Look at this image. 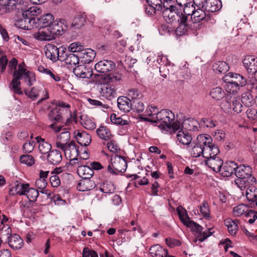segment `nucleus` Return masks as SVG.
<instances>
[{
    "label": "nucleus",
    "mask_w": 257,
    "mask_h": 257,
    "mask_svg": "<svg viewBox=\"0 0 257 257\" xmlns=\"http://www.w3.org/2000/svg\"><path fill=\"white\" fill-rule=\"evenodd\" d=\"M14 78L10 84V88L14 93L22 94L23 91L20 87V79H24L25 82L29 86H31L36 81L33 72L27 70L25 68L24 63L20 64L18 68L14 73Z\"/></svg>",
    "instance_id": "obj_1"
},
{
    "label": "nucleus",
    "mask_w": 257,
    "mask_h": 257,
    "mask_svg": "<svg viewBox=\"0 0 257 257\" xmlns=\"http://www.w3.org/2000/svg\"><path fill=\"white\" fill-rule=\"evenodd\" d=\"M235 175L237 179L235 184L241 190L244 189L248 184H255V178L251 175V168L248 166L237 165Z\"/></svg>",
    "instance_id": "obj_2"
},
{
    "label": "nucleus",
    "mask_w": 257,
    "mask_h": 257,
    "mask_svg": "<svg viewBox=\"0 0 257 257\" xmlns=\"http://www.w3.org/2000/svg\"><path fill=\"white\" fill-rule=\"evenodd\" d=\"M127 164L125 157L112 154L110 158V164L107 166V171L113 175L118 173H124L127 168Z\"/></svg>",
    "instance_id": "obj_3"
},
{
    "label": "nucleus",
    "mask_w": 257,
    "mask_h": 257,
    "mask_svg": "<svg viewBox=\"0 0 257 257\" xmlns=\"http://www.w3.org/2000/svg\"><path fill=\"white\" fill-rule=\"evenodd\" d=\"M157 123L162 132H168L170 123L175 119L174 114L169 109H162L155 116Z\"/></svg>",
    "instance_id": "obj_4"
},
{
    "label": "nucleus",
    "mask_w": 257,
    "mask_h": 257,
    "mask_svg": "<svg viewBox=\"0 0 257 257\" xmlns=\"http://www.w3.org/2000/svg\"><path fill=\"white\" fill-rule=\"evenodd\" d=\"M163 11L162 15L164 20L168 23H172L176 21L178 17V13L175 3L172 0L162 2Z\"/></svg>",
    "instance_id": "obj_5"
},
{
    "label": "nucleus",
    "mask_w": 257,
    "mask_h": 257,
    "mask_svg": "<svg viewBox=\"0 0 257 257\" xmlns=\"http://www.w3.org/2000/svg\"><path fill=\"white\" fill-rule=\"evenodd\" d=\"M57 148L64 152L66 157L70 159L72 164H78V162L76 161L78 160L77 157L79 155V147L74 141H71L66 144L58 143Z\"/></svg>",
    "instance_id": "obj_6"
},
{
    "label": "nucleus",
    "mask_w": 257,
    "mask_h": 257,
    "mask_svg": "<svg viewBox=\"0 0 257 257\" xmlns=\"http://www.w3.org/2000/svg\"><path fill=\"white\" fill-rule=\"evenodd\" d=\"M25 94L33 100L36 99L38 97L41 98L38 101V104L43 100L49 98V92L48 90L43 85L33 87L30 90H24Z\"/></svg>",
    "instance_id": "obj_7"
},
{
    "label": "nucleus",
    "mask_w": 257,
    "mask_h": 257,
    "mask_svg": "<svg viewBox=\"0 0 257 257\" xmlns=\"http://www.w3.org/2000/svg\"><path fill=\"white\" fill-rule=\"evenodd\" d=\"M58 26L57 25H55L53 30L50 27L40 28L38 32H35L33 34V37L39 41H50L54 38V35L57 34V32H59L57 29Z\"/></svg>",
    "instance_id": "obj_8"
},
{
    "label": "nucleus",
    "mask_w": 257,
    "mask_h": 257,
    "mask_svg": "<svg viewBox=\"0 0 257 257\" xmlns=\"http://www.w3.org/2000/svg\"><path fill=\"white\" fill-rule=\"evenodd\" d=\"M177 212L180 220L185 225L191 229L196 228L198 231L201 229V226L199 224L190 219L187 211L184 208L179 206L177 208Z\"/></svg>",
    "instance_id": "obj_9"
},
{
    "label": "nucleus",
    "mask_w": 257,
    "mask_h": 257,
    "mask_svg": "<svg viewBox=\"0 0 257 257\" xmlns=\"http://www.w3.org/2000/svg\"><path fill=\"white\" fill-rule=\"evenodd\" d=\"M62 47H64L61 46L58 48L53 44L46 45L44 48L46 57L53 62H56L57 60L60 61V58L63 53L61 50Z\"/></svg>",
    "instance_id": "obj_10"
},
{
    "label": "nucleus",
    "mask_w": 257,
    "mask_h": 257,
    "mask_svg": "<svg viewBox=\"0 0 257 257\" xmlns=\"http://www.w3.org/2000/svg\"><path fill=\"white\" fill-rule=\"evenodd\" d=\"M62 55L60 58V61L64 62L66 65L71 67L75 66L79 63L80 57L79 53L77 54L71 52H68L65 47H62Z\"/></svg>",
    "instance_id": "obj_11"
},
{
    "label": "nucleus",
    "mask_w": 257,
    "mask_h": 257,
    "mask_svg": "<svg viewBox=\"0 0 257 257\" xmlns=\"http://www.w3.org/2000/svg\"><path fill=\"white\" fill-rule=\"evenodd\" d=\"M147 4L145 5V13L149 16H152L157 12L163 10L162 2L161 0H146Z\"/></svg>",
    "instance_id": "obj_12"
},
{
    "label": "nucleus",
    "mask_w": 257,
    "mask_h": 257,
    "mask_svg": "<svg viewBox=\"0 0 257 257\" xmlns=\"http://www.w3.org/2000/svg\"><path fill=\"white\" fill-rule=\"evenodd\" d=\"M100 92L103 97L108 100L116 97L115 87L109 83L101 84Z\"/></svg>",
    "instance_id": "obj_13"
},
{
    "label": "nucleus",
    "mask_w": 257,
    "mask_h": 257,
    "mask_svg": "<svg viewBox=\"0 0 257 257\" xmlns=\"http://www.w3.org/2000/svg\"><path fill=\"white\" fill-rule=\"evenodd\" d=\"M15 25L17 27L22 29L31 30L36 27V21L35 19L22 16V18L15 21Z\"/></svg>",
    "instance_id": "obj_14"
},
{
    "label": "nucleus",
    "mask_w": 257,
    "mask_h": 257,
    "mask_svg": "<svg viewBox=\"0 0 257 257\" xmlns=\"http://www.w3.org/2000/svg\"><path fill=\"white\" fill-rule=\"evenodd\" d=\"M242 62L248 73L253 74L257 71V58L254 56H246Z\"/></svg>",
    "instance_id": "obj_15"
},
{
    "label": "nucleus",
    "mask_w": 257,
    "mask_h": 257,
    "mask_svg": "<svg viewBox=\"0 0 257 257\" xmlns=\"http://www.w3.org/2000/svg\"><path fill=\"white\" fill-rule=\"evenodd\" d=\"M115 67V64L111 60H103L95 65V69L100 73H106L112 71Z\"/></svg>",
    "instance_id": "obj_16"
},
{
    "label": "nucleus",
    "mask_w": 257,
    "mask_h": 257,
    "mask_svg": "<svg viewBox=\"0 0 257 257\" xmlns=\"http://www.w3.org/2000/svg\"><path fill=\"white\" fill-rule=\"evenodd\" d=\"M74 136L75 140L81 146H87L91 142V137L85 131L75 130L74 132Z\"/></svg>",
    "instance_id": "obj_17"
},
{
    "label": "nucleus",
    "mask_w": 257,
    "mask_h": 257,
    "mask_svg": "<svg viewBox=\"0 0 257 257\" xmlns=\"http://www.w3.org/2000/svg\"><path fill=\"white\" fill-rule=\"evenodd\" d=\"M223 164L222 160L218 155L211 157L205 160V164L216 172L221 171Z\"/></svg>",
    "instance_id": "obj_18"
},
{
    "label": "nucleus",
    "mask_w": 257,
    "mask_h": 257,
    "mask_svg": "<svg viewBox=\"0 0 257 257\" xmlns=\"http://www.w3.org/2000/svg\"><path fill=\"white\" fill-rule=\"evenodd\" d=\"M191 19L194 23H197L202 21H209L211 19V17L209 14L204 9L198 8L197 9H195L193 13V16L191 17Z\"/></svg>",
    "instance_id": "obj_19"
},
{
    "label": "nucleus",
    "mask_w": 257,
    "mask_h": 257,
    "mask_svg": "<svg viewBox=\"0 0 257 257\" xmlns=\"http://www.w3.org/2000/svg\"><path fill=\"white\" fill-rule=\"evenodd\" d=\"M73 73L77 77L81 78H89L92 72L89 67L84 65H80L73 69Z\"/></svg>",
    "instance_id": "obj_20"
},
{
    "label": "nucleus",
    "mask_w": 257,
    "mask_h": 257,
    "mask_svg": "<svg viewBox=\"0 0 257 257\" xmlns=\"http://www.w3.org/2000/svg\"><path fill=\"white\" fill-rule=\"evenodd\" d=\"M117 106L119 109L123 112H128L132 107L130 99L126 96H119L117 100Z\"/></svg>",
    "instance_id": "obj_21"
},
{
    "label": "nucleus",
    "mask_w": 257,
    "mask_h": 257,
    "mask_svg": "<svg viewBox=\"0 0 257 257\" xmlns=\"http://www.w3.org/2000/svg\"><path fill=\"white\" fill-rule=\"evenodd\" d=\"M9 246L13 249L17 250L21 249L23 246V240L17 234H13L6 241Z\"/></svg>",
    "instance_id": "obj_22"
},
{
    "label": "nucleus",
    "mask_w": 257,
    "mask_h": 257,
    "mask_svg": "<svg viewBox=\"0 0 257 257\" xmlns=\"http://www.w3.org/2000/svg\"><path fill=\"white\" fill-rule=\"evenodd\" d=\"M182 127L184 131L196 132L200 128L199 122L193 118H188L184 120L182 123Z\"/></svg>",
    "instance_id": "obj_23"
},
{
    "label": "nucleus",
    "mask_w": 257,
    "mask_h": 257,
    "mask_svg": "<svg viewBox=\"0 0 257 257\" xmlns=\"http://www.w3.org/2000/svg\"><path fill=\"white\" fill-rule=\"evenodd\" d=\"M79 55L82 62L88 64L94 60L96 56V53L91 49H86L79 52Z\"/></svg>",
    "instance_id": "obj_24"
},
{
    "label": "nucleus",
    "mask_w": 257,
    "mask_h": 257,
    "mask_svg": "<svg viewBox=\"0 0 257 257\" xmlns=\"http://www.w3.org/2000/svg\"><path fill=\"white\" fill-rule=\"evenodd\" d=\"M176 139L178 142L184 145H189L192 141V135L183 129L177 132Z\"/></svg>",
    "instance_id": "obj_25"
},
{
    "label": "nucleus",
    "mask_w": 257,
    "mask_h": 257,
    "mask_svg": "<svg viewBox=\"0 0 257 257\" xmlns=\"http://www.w3.org/2000/svg\"><path fill=\"white\" fill-rule=\"evenodd\" d=\"M237 167V164L233 161L226 162L221 168L220 172L224 177L230 176L233 173H235Z\"/></svg>",
    "instance_id": "obj_26"
},
{
    "label": "nucleus",
    "mask_w": 257,
    "mask_h": 257,
    "mask_svg": "<svg viewBox=\"0 0 257 257\" xmlns=\"http://www.w3.org/2000/svg\"><path fill=\"white\" fill-rule=\"evenodd\" d=\"M0 4L5 6L9 12L15 9L21 11V9L24 6V3H19L18 0H0Z\"/></svg>",
    "instance_id": "obj_27"
},
{
    "label": "nucleus",
    "mask_w": 257,
    "mask_h": 257,
    "mask_svg": "<svg viewBox=\"0 0 257 257\" xmlns=\"http://www.w3.org/2000/svg\"><path fill=\"white\" fill-rule=\"evenodd\" d=\"M95 186V183L90 179L82 178L77 184V189L79 191L92 190Z\"/></svg>",
    "instance_id": "obj_28"
},
{
    "label": "nucleus",
    "mask_w": 257,
    "mask_h": 257,
    "mask_svg": "<svg viewBox=\"0 0 257 257\" xmlns=\"http://www.w3.org/2000/svg\"><path fill=\"white\" fill-rule=\"evenodd\" d=\"M35 140L38 144V150L41 154L45 155L49 153L52 146L48 142L40 136L36 137Z\"/></svg>",
    "instance_id": "obj_29"
},
{
    "label": "nucleus",
    "mask_w": 257,
    "mask_h": 257,
    "mask_svg": "<svg viewBox=\"0 0 257 257\" xmlns=\"http://www.w3.org/2000/svg\"><path fill=\"white\" fill-rule=\"evenodd\" d=\"M25 5L23 8L21 9L22 12V16L24 17H28L30 18L35 19L34 17L39 16L42 13V10L38 6H34L30 7L28 9H26Z\"/></svg>",
    "instance_id": "obj_30"
},
{
    "label": "nucleus",
    "mask_w": 257,
    "mask_h": 257,
    "mask_svg": "<svg viewBox=\"0 0 257 257\" xmlns=\"http://www.w3.org/2000/svg\"><path fill=\"white\" fill-rule=\"evenodd\" d=\"M222 7V3L220 0H207L204 9L209 12H215Z\"/></svg>",
    "instance_id": "obj_31"
},
{
    "label": "nucleus",
    "mask_w": 257,
    "mask_h": 257,
    "mask_svg": "<svg viewBox=\"0 0 257 257\" xmlns=\"http://www.w3.org/2000/svg\"><path fill=\"white\" fill-rule=\"evenodd\" d=\"M77 174L82 178L90 179L94 174V171L89 166L81 165L78 167Z\"/></svg>",
    "instance_id": "obj_32"
},
{
    "label": "nucleus",
    "mask_w": 257,
    "mask_h": 257,
    "mask_svg": "<svg viewBox=\"0 0 257 257\" xmlns=\"http://www.w3.org/2000/svg\"><path fill=\"white\" fill-rule=\"evenodd\" d=\"M150 253L153 257L166 256L168 253L167 249L163 248L159 244H155L150 248Z\"/></svg>",
    "instance_id": "obj_33"
},
{
    "label": "nucleus",
    "mask_w": 257,
    "mask_h": 257,
    "mask_svg": "<svg viewBox=\"0 0 257 257\" xmlns=\"http://www.w3.org/2000/svg\"><path fill=\"white\" fill-rule=\"evenodd\" d=\"M47 159L51 164L57 165L62 161L61 153L59 150H53L48 154Z\"/></svg>",
    "instance_id": "obj_34"
},
{
    "label": "nucleus",
    "mask_w": 257,
    "mask_h": 257,
    "mask_svg": "<svg viewBox=\"0 0 257 257\" xmlns=\"http://www.w3.org/2000/svg\"><path fill=\"white\" fill-rule=\"evenodd\" d=\"M29 187V184L28 183L24 184L17 181L14 182L12 188L17 194L23 196L25 195Z\"/></svg>",
    "instance_id": "obj_35"
},
{
    "label": "nucleus",
    "mask_w": 257,
    "mask_h": 257,
    "mask_svg": "<svg viewBox=\"0 0 257 257\" xmlns=\"http://www.w3.org/2000/svg\"><path fill=\"white\" fill-rule=\"evenodd\" d=\"M238 220H233L229 218L224 220V224L227 227L228 232L231 235H233L236 233L238 228Z\"/></svg>",
    "instance_id": "obj_36"
},
{
    "label": "nucleus",
    "mask_w": 257,
    "mask_h": 257,
    "mask_svg": "<svg viewBox=\"0 0 257 257\" xmlns=\"http://www.w3.org/2000/svg\"><path fill=\"white\" fill-rule=\"evenodd\" d=\"M219 153V150L217 147L212 144L210 146L203 148V157L205 159L209 158L211 157L217 156Z\"/></svg>",
    "instance_id": "obj_37"
},
{
    "label": "nucleus",
    "mask_w": 257,
    "mask_h": 257,
    "mask_svg": "<svg viewBox=\"0 0 257 257\" xmlns=\"http://www.w3.org/2000/svg\"><path fill=\"white\" fill-rule=\"evenodd\" d=\"M196 143L202 148L210 146L212 144V140L208 135L201 134L197 137Z\"/></svg>",
    "instance_id": "obj_38"
},
{
    "label": "nucleus",
    "mask_w": 257,
    "mask_h": 257,
    "mask_svg": "<svg viewBox=\"0 0 257 257\" xmlns=\"http://www.w3.org/2000/svg\"><path fill=\"white\" fill-rule=\"evenodd\" d=\"M96 133L99 138L103 140L108 141L112 137L110 131L104 126H100L96 130Z\"/></svg>",
    "instance_id": "obj_39"
},
{
    "label": "nucleus",
    "mask_w": 257,
    "mask_h": 257,
    "mask_svg": "<svg viewBox=\"0 0 257 257\" xmlns=\"http://www.w3.org/2000/svg\"><path fill=\"white\" fill-rule=\"evenodd\" d=\"M54 17L51 14H47L41 17L38 20L39 23L43 25V27H47L51 28L53 23H55L54 21Z\"/></svg>",
    "instance_id": "obj_40"
},
{
    "label": "nucleus",
    "mask_w": 257,
    "mask_h": 257,
    "mask_svg": "<svg viewBox=\"0 0 257 257\" xmlns=\"http://www.w3.org/2000/svg\"><path fill=\"white\" fill-rule=\"evenodd\" d=\"M253 185L248 184L246 187L245 196L248 201L256 202L257 200V191H256V188Z\"/></svg>",
    "instance_id": "obj_41"
},
{
    "label": "nucleus",
    "mask_w": 257,
    "mask_h": 257,
    "mask_svg": "<svg viewBox=\"0 0 257 257\" xmlns=\"http://www.w3.org/2000/svg\"><path fill=\"white\" fill-rule=\"evenodd\" d=\"M159 109L157 107L150 105L146 110V115L151 117L149 118H146L145 120L152 122H155L156 121L155 116L159 112Z\"/></svg>",
    "instance_id": "obj_42"
},
{
    "label": "nucleus",
    "mask_w": 257,
    "mask_h": 257,
    "mask_svg": "<svg viewBox=\"0 0 257 257\" xmlns=\"http://www.w3.org/2000/svg\"><path fill=\"white\" fill-rule=\"evenodd\" d=\"M210 95L213 99L219 100L225 96V92L221 88L216 87L210 90Z\"/></svg>",
    "instance_id": "obj_43"
},
{
    "label": "nucleus",
    "mask_w": 257,
    "mask_h": 257,
    "mask_svg": "<svg viewBox=\"0 0 257 257\" xmlns=\"http://www.w3.org/2000/svg\"><path fill=\"white\" fill-rule=\"evenodd\" d=\"M228 65L224 61H218L213 65V69L214 71L220 73H225L229 70Z\"/></svg>",
    "instance_id": "obj_44"
},
{
    "label": "nucleus",
    "mask_w": 257,
    "mask_h": 257,
    "mask_svg": "<svg viewBox=\"0 0 257 257\" xmlns=\"http://www.w3.org/2000/svg\"><path fill=\"white\" fill-rule=\"evenodd\" d=\"M62 111L63 110L61 108L55 107L49 112L48 114L49 118L56 121H60L62 119L61 113Z\"/></svg>",
    "instance_id": "obj_45"
},
{
    "label": "nucleus",
    "mask_w": 257,
    "mask_h": 257,
    "mask_svg": "<svg viewBox=\"0 0 257 257\" xmlns=\"http://www.w3.org/2000/svg\"><path fill=\"white\" fill-rule=\"evenodd\" d=\"M177 21L179 22L180 24L178 28V30H182L183 31H187V17L186 16V15L183 14L182 13H178V17L175 22Z\"/></svg>",
    "instance_id": "obj_46"
},
{
    "label": "nucleus",
    "mask_w": 257,
    "mask_h": 257,
    "mask_svg": "<svg viewBox=\"0 0 257 257\" xmlns=\"http://www.w3.org/2000/svg\"><path fill=\"white\" fill-rule=\"evenodd\" d=\"M70 139V135L68 131H65L60 133L57 138L56 146L57 148L58 143L66 144Z\"/></svg>",
    "instance_id": "obj_47"
},
{
    "label": "nucleus",
    "mask_w": 257,
    "mask_h": 257,
    "mask_svg": "<svg viewBox=\"0 0 257 257\" xmlns=\"http://www.w3.org/2000/svg\"><path fill=\"white\" fill-rule=\"evenodd\" d=\"M200 211L204 218L207 219L211 218L209 205L206 201H203L200 206Z\"/></svg>",
    "instance_id": "obj_48"
},
{
    "label": "nucleus",
    "mask_w": 257,
    "mask_h": 257,
    "mask_svg": "<svg viewBox=\"0 0 257 257\" xmlns=\"http://www.w3.org/2000/svg\"><path fill=\"white\" fill-rule=\"evenodd\" d=\"M249 207L245 204H241L233 208V213L234 216H240L244 215L248 211Z\"/></svg>",
    "instance_id": "obj_49"
},
{
    "label": "nucleus",
    "mask_w": 257,
    "mask_h": 257,
    "mask_svg": "<svg viewBox=\"0 0 257 257\" xmlns=\"http://www.w3.org/2000/svg\"><path fill=\"white\" fill-rule=\"evenodd\" d=\"M99 190L104 193L109 194L114 192L115 188L112 182L106 181L100 185Z\"/></svg>",
    "instance_id": "obj_50"
},
{
    "label": "nucleus",
    "mask_w": 257,
    "mask_h": 257,
    "mask_svg": "<svg viewBox=\"0 0 257 257\" xmlns=\"http://www.w3.org/2000/svg\"><path fill=\"white\" fill-rule=\"evenodd\" d=\"M85 21V16L81 15H77L75 17L72 23V26L76 29H79L84 25Z\"/></svg>",
    "instance_id": "obj_51"
},
{
    "label": "nucleus",
    "mask_w": 257,
    "mask_h": 257,
    "mask_svg": "<svg viewBox=\"0 0 257 257\" xmlns=\"http://www.w3.org/2000/svg\"><path fill=\"white\" fill-rule=\"evenodd\" d=\"M39 195V193L37 190L33 188H30L29 187L25 194L29 201L33 202L37 200Z\"/></svg>",
    "instance_id": "obj_52"
},
{
    "label": "nucleus",
    "mask_w": 257,
    "mask_h": 257,
    "mask_svg": "<svg viewBox=\"0 0 257 257\" xmlns=\"http://www.w3.org/2000/svg\"><path fill=\"white\" fill-rule=\"evenodd\" d=\"M232 99L231 97L229 98L228 96H227L225 100L222 101L220 106L221 108L224 111L226 112H231L232 110Z\"/></svg>",
    "instance_id": "obj_53"
},
{
    "label": "nucleus",
    "mask_w": 257,
    "mask_h": 257,
    "mask_svg": "<svg viewBox=\"0 0 257 257\" xmlns=\"http://www.w3.org/2000/svg\"><path fill=\"white\" fill-rule=\"evenodd\" d=\"M201 229L200 231H198L196 228H195L192 229L199 234L198 236V240L200 241H203L208 237L210 236L212 233L209 230H205V231H203V227L201 226Z\"/></svg>",
    "instance_id": "obj_54"
},
{
    "label": "nucleus",
    "mask_w": 257,
    "mask_h": 257,
    "mask_svg": "<svg viewBox=\"0 0 257 257\" xmlns=\"http://www.w3.org/2000/svg\"><path fill=\"white\" fill-rule=\"evenodd\" d=\"M241 103L246 107H250L253 103V98L249 93H245L242 94L241 97Z\"/></svg>",
    "instance_id": "obj_55"
},
{
    "label": "nucleus",
    "mask_w": 257,
    "mask_h": 257,
    "mask_svg": "<svg viewBox=\"0 0 257 257\" xmlns=\"http://www.w3.org/2000/svg\"><path fill=\"white\" fill-rule=\"evenodd\" d=\"M191 154L194 158H198L201 156H203V148H202L197 143H195L191 149Z\"/></svg>",
    "instance_id": "obj_56"
},
{
    "label": "nucleus",
    "mask_w": 257,
    "mask_h": 257,
    "mask_svg": "<svg viewBox=\"0 0 257 257\" xmlns=\"http://www.w3.org/2000/svg\"><path fill=\"white\" fill-rule=\"evenodd\" d=\"M233 78L234 83L239 87L244 86L246 84V79L239 74L233 73Z\"/></svg>",
    "instance_id": "obj_57"
},
{
    "label": "nucleus",
    "mask_w": 257,
    "mask_h": 257,
    "mask_svg": "<svg viewBox=\"0 0 257 257\" xmlns=\"http://www.w3.org/2000/svg\"><path fill=\"white\" fill-rule=\"evenodd\" d=\"M20 161L21 163L30 166H32L35 163L34 157L30 155H22L20 158Z\"/></svg>",
    "instance_id": "obj_58"
},
{
    "label": "nucleus",
    "mask_w": 257,
    "mask_h": 257,
    "mask_svg": "<svg viewBox=\"0 0 257 257\" xmlns=\"http://www.w3.org/2000/svg\"><path fill=\"white\" fill-rule=\"evenodd\" d=\"M244 216L248 218L247 222L250 224H253L257 219V213L253 210L249 209V208Z\"/></svg>",
    "instance_id": "obj_59"
},
{
    "label": "nucleus",
    "mask_w": 257,
    "mask_h": 257,
    "mask_svg": "<svg viewBox=\"0 0 257 257\" xmlns=\"http://www.w3.org/2000/svg\"><path fill=\"white\" fill-rule=\"evenodd\" d=\"M110 120L114 124L124 125L128 124L127 120H123L120 117H117L114 113L111 114L110 115Z\"/></svg>",
    "instance_id": "obj_60"
},
{
    "label": "nucleus",
    "mask_w": 257,
    "mask_h": 257,
    "mask_svg": "<svg viewBox=\"0 0 257 257\" xmlns=\"http://www.w3.org/2000/svg\"><path fill=\"white\" fill-rule=\"evenodd\" d=\"M232 110L236 113L240 112L242 110V103L239 101L238 99H236L235 98L232 99Z\"/></svg>",
    "instance_id": "obj_61"
},
{
    "label": "nucleus",
    "mask_w": 257,
    "mask_h": 257,
    "mask_svg": "<svg viewBox=\"0 0 257 257\" xmlns=\"http://www.w3.org/2000/svg\"><path fill=\"white\" fill-rule=\"evenodd\" d=\"M224 87L226 91L230 93L237 92L239 89V87L234 82L225 84Z\"/></svg>",
    "instance_id": "obj_62"
},
{
    "label": "nucleus",
    "mask_w": 257,
    "mask_h": 257,
    "mask_svg": "<svg viewBox=\"0 0 257 257\" xmlns=\"http://www.w3.org/2000/svg\"><path fill=\"white\" fill-rule=\"evenodd\" d=\"M35 143L34 141L26 142L23 146V149L25 153H30L34 149Z\"/></svg>",
    "instance_id": "obj_63"
},
{
    "label": "nucleus",
    "mask_w": 257,
    "mask_h": 257,
    "mask_svg": "<svg viewBox=\"0 0 257 257\" xmlns=\"http://www.w3.org/2000/svg\"><path fill=\"white\" fill-rule=\"evenodd\" d=\"M127 96L132 99H138L142 96V94L138 89L136 88H131L128 90L127 92Z\"/></svg>",
    "instance_id": "obj_64"
}]
</instances>
